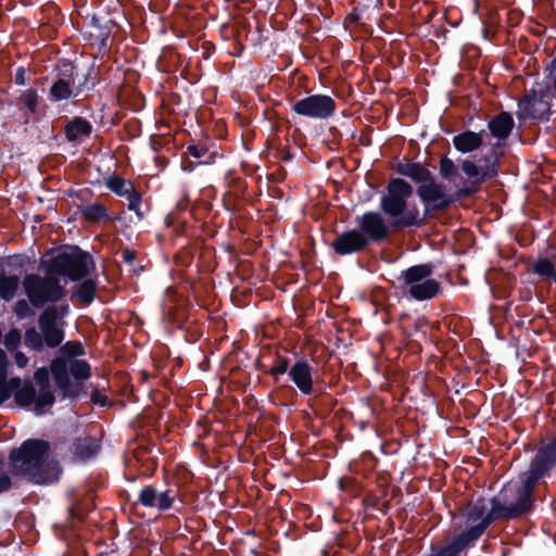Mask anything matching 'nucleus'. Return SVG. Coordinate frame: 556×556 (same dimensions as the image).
I'll list each match as a JSON object with an SVG mask.
<instances>
[{"label": "nucleus", "instance_id": "1", "mask_svg": "<svg viewBox=\"0 0 556 556\" xmlns=\"http://www.w3.org/2000/svg\"><path fill=\"white\" fill-rule=\"evenodd\" d=\"M392 170L407 177L413 185L401 177L389 179L380 197L379 207L384 214L396 217L393 226L397 228H420L438 212H444L460 199L476 194L470 186L456 188L446 192L444 184L421 163L404 159L392 165Z\"/></svg>", "mask_w": 556, "mask_h": 556}, {"label": "nucleus", "instance_id": "2", "mask_svg": "<svg viewBox=\"0 0 556 556\" xmlns=\"http://www.w3.org/2000/svg\"><path fill=\"white\" fill-rule=\"evenodd\" d=\"M523 475L525 479L520 483L504 484L498 494L490 500L491 509L482 525L477 528V532L486 530L497 520L518 519L533 510L534 489L542 477L531 463Z\"/></svg>", "mask_w": 556, "mask_h": 556}, {"label": "nucleus", "instance_id": "3", "mask_svg": "<svg viewBox=\"0 0 556 556\" xmlns=\"http://www.w3.org/2000/svg\"><path fill=\"white\" fill-rule=\"evenodd\" d=\"M50 450L51 445L46 440H25L9 454L13 475L34 484L56 482L62 470L56 460L50 459Z\"/></svg>", "mask_w": 556, "mask_h": 556}, {"label": "nucleus", "instance_id": "4", "mask_svg": "<svg viewBox=\"0 0 556 556\" xmlns=\"http://www.w3.org/2000/svg\"><path fill=\"white\" fill-rule=\"evenodd\" d=\"M94 268L91 254L78 245H61L48 250L39 260V269L49 274L80 281Z\"/></svg>", "mask_w": 556, "mask_h": 556}, {"label": "nucleus", "instance_id": "5", "mask_svg": "<svg viewBox=\"0 0 556 556\" xmlns=\"http://www.w3.org/2000/svg\"><path fill=\"white\" fill-rule=\"evenodd\" d=\"M84 345L76 340L67 341L60 345L59 354L50 363V370L56 388L62 392V399L75 401L87 394L85 386L80 382H72L68 376L67 363L70 359L83 356Z\"/></svg>", "mask_w": 556, "mask_h": 556}, {"label": "nucleus", "instance_id": "6", "mask_svg": "<svg viewBox=\"0 0 556 556\" xmlns=\"http://www.w3.org/2000/svg\"><path fill=\"white\" fill-rule=\"evenodd\" d=\"M433 265L430 263L413 265L401 271L397 280L402 292L422 302L437 298L441 293V283L431 278Z\"/></svg>", "mask_w": 556, "mask_h": 556}, {"label": "nucleus", "instance_id": "7", "mask_svg": "<svg viewBox=\"0 0 556 556\" xmlns=\"http://www.w3.org/2000/svg\"><path fill=\"white\" fill-rule=\"evenodd\" d=\"M39 274H27L23 279V287L29 303L36 308H42L47 304H54L66 296L65 286L56 274L42 271Z\"/></svg>", "mask_w": 556, "mask_h": 556}, {"label": "nucleus", "instance_id": "8", "mask_svg": "<svg viewBox=\"0 0 556 556\" xmlns=\"http://www.w3.org/2000/svg\"><path fill=\"white\" fill-rule=\"evenodd\" d=\"M395 219L396 217L384 214L381 210L380 212L367 211L363 215L356 216L355 222L358 226L356 229L364 235L368 245L386 241L390 237L391 231L413 229V227H394Z\"/></svg>", "mask_w": 556, "mask_h": 556}, {"label": "nucleus", "instance_id": "9", "mask_svg": "<svg viewBox=\"0 0 556 556\" xmlns=\"http://www.w3.org/2000/svg\"><path fill=\"white\" fill-rule=\"evenodd\" d=\"M289 379L299 389L300 393L308 396V400L314 402H333V399L326 392V387L318 380L313 378V367L305 359H299L291 365L288 371Z\"/></svg>", "mask_w": 556, "mask_h": 556}, {"label": "nucleus", "instance_id": "10", "mask_svg": "<svg viewBox=\"0 0 556 556\" xmlns=\"http://www.w3.org/2000/svg\"><path fill=\"white\" fill-rule=\"evenodd\" d=\"M55 71L58 73L49 88L48 100L51 103H61L80 96V87L74 86L77 73L76 65L66 59H62L58 62Z\"/></svg>", "mask_w": 556, "mask_h": 556}, {"label": "nucleus", "instance_id": "11", "mask_svg": "<svg viewBox=\"0 0 556 556\" xmlns=\"http://www.w3.org/2000/svg\"><path fill=\"white\" fill-rule=\"evenodd\" d=\"M516 115L519 121H548L551 115V93L547 89H531L518 101Z\"/></svg>", "mask_w": 556, "mask_h": 556}, {"label": "nucleus", "instance_id": "12", "mask_svg": "<svg viewBox=\"0 0 556 556\" xmlns=\"http://www.w3.org/2000/svg\"><path fill=\"white\" fill-rule=\"evenodd\" d=\"M485 511V498L482 496L478 497L476 502L468 507L466 513V523L470 525V528L460 532L448 543L455 544L457 542L460 545L458 548L459 555L469 548L485 532V530L479 532L476 531L488 517V513Z\"/></svg>", "mask_w": 556, "mask_h": 556}, {"label": "nucleus", "instance_id": "13", "mask_svg": "<svg viewBox=\"0 0 556 556\" xmlns=\"http://www.w3.org/2000/svg\"><path fill=\"white\" fill-rule=\"evenodd\" d=\"M337 109L336 101L327 94H312L307 96L292 105L294 113L301 116L327 119L331 117Z\"/></svg>", "mask_w": 556, "mask_h": 556}, {"label": "nucleus", "instance_id": "14", "mask_svg": "<svg viewBox=\"0 0 556 556\" xmlns=\"http://www.w3.org/2000/svg\"><path fill=\"white\" fill-rule=\"evenodd\" d=\"M116 23L112 18L99 17L96 14L86 16L81 34L100 53L109 50V39Z\"/></svg>", "mask_w": 556, "mask_h": 556}, {"label": "nucleus", "instance_id": "15", "mask_svg": "<svg viewBox=\"0 0 556 556\" xmlns=\"http://www.w3.org/2000/svg\"><path fill=\"white\" fill-rule=\"evenodd\" d=\"M176 498V491L166 489L159 491L154 485H144L138 494L137 504L146 508H156L159 511H167L173 507Z\"/></svg>", "mask_w": 556, "mask_h": 556}, {"label": "nucleus", "instance_id": "16", "mask_svg": "<svg viewBox=\"0 0 556 556\" xmlns=\"http://www.w3.org/2000/svg\"><path fill=\"white\" fill-rule=\"evenodd\" d=\"M54 309H43L38 317V326L42 334L45 346L55 349L61 345L64 340L65 332L63 329L64 323L61 325L55 321Z\"/></svg>", "mask_w": 556, "mask_h": 556}, {"label": "nucleus", "instance_id": "17", "mask_svg": "<svg viewBox=\"0 0 556 556\" xmlns=\"http://www.w3.org/2000/svg\"><path fill=\"white\" fill-rule=\"evenodd\" d=\"M369 245L362 232L356 228L346 230L337 236L331 243V249L340 256L357 254L367 250Z\"/></svg>", "mask_w": 556, "mask_h": 556}, {"label": "nucleus", "instance_id": "18", "mask_svg": "<svg viewBox=\"0 0 556 556\" xmlns=\"http://www.w3.org/2000/svg\"><path fill=\"white\" fill-rule=\"evenodd\" d=\"M515 121L509 112L502 111L488 122L490 135L496 139L495 148H505L506 140L513 132Z\"/></svg>", "mask_w": 556, "mask_h": 556}, {"label": "nucleus", "instance_id": "19", "mask_svg": "<svg viewBox=\"0 0 556 556\" xmlns=\"http://www.w3.org/2000/svg\"><path fill=\"white\" fill-rule=\"evenodd\" d=\"M263 358L266 361H258L256 369L264 375L271 376L275 382H278L279 377L288 372L291 367L290 359L280 354H268L264 355Z\"/></svg>", "mask_w": 556, "mask_h": 556}, {"label": "nucleus", "instance_id": "20", "mask_svg": "<svg viewBox=\"0 0 556 556\" xmlns=\"http://www.w3.org/2000/svg\"><path fill=\"white\" fill-rule=\"evenodd\" d=\"M92 130V124L83 116H74L63 126V132L68 142L89 138Z\"/></svg>", "mask_w": 556, "mask_h": 556}, {"label": "nucleus", "instance_id": "21", "mask_svg": "<svg viewBox=\"0 0 556 556\" xmlns=\"http://www.w3.org/2000/svg\"><path fill=\"white\" fill-rule=\"evenodd\" d=\"M186 153L194 159H198V164L200 165L213 164L217 157L223 156V154L219 153L216 144L206 140H200L197 143H190L187 147Z\"/></svg>", "mask_w": 556, "mask_h": 556}, {"label": "nucleus", "instance_id": "22", "mask_svg": "<svg viewBox=\"0 0 556 556\" xmlns=\"http://www.w3.org/2000/svg\"><path fill=\"white\" fill-rule=\"evenodd\" d=\"M485 130L472 131L465 130L455 135L452 139L454 148L460 153H471L478 150L484 140Z\"/></svg>", "mask_w": 556, "mask_h": 556}, {"label": "nucleus", "instance_id": "23", "mask_svg": "<svg viewBox=\"0 0 556 556\" xmlns=\"http://www.w3.org/2000/svg\"><path fill=\"white\" fill-rule=\"evenodd\" d=\"M503 148H495L492 143L490 149L479 159L483 175L489 179H493L498 175L501 159L504 155Z\"/></svg>", "mask_w": 556, "mask_h": 556}, {"label": "nucleus", "instance_id": "24", "mask_svg": "<svg viewBox=\"0 0 556 556\" xmlns=\"http://www.w3.org/2000/svg\"><path fill=\"white\" fill-rule=\"evenodd\" d=\"M15 100L18 110L23 111L24 116L27 117L26 122L28 121V115H36L38 113L40 97L36 88L20 90Z\"/></svg>", "mask_w": 556, "mask_h": 556}, {"label": "nucleus", "instance_id": "25", "mask_svg": "<svg viewBox=\"0 0 556 556\" xmlns=\"http://www.w3.org/2000/svg\"><path fill=\"white\" fill-rule=\"evenodd\" d=\"M74 454L81 460L90 459L100 451V444L92 437L75 438L72 444Z\"/></svg>", "mask_w": 556, "mask_h": 556}, {"label": "nucleus", "instance_id": "26", "mask_svg": "<svg viewBox=\"0 0 556 556\" xmlns=\"http://www.w3.org/2000/svg\"><path fill=\"white\" fill-rule=\"evenodd\" d=\"M21 285L20 275H9L5 268L0 273V299L4 302H11L17 294Z\"/></svg>", "mask_w": 556, "mask_h": 556}, {"label": "nucleus", "instance_id": "27", "mask_svg": "<svg viewBox=\"0 0 556 556\" xmlns=\"http://www.w3.org/2000/svg\"><path fill=\"white\" fill-rule=\"evenodd\" d=\"M460 168L463 173L470 179L469 181L464 180L463 186H470L476 189V193L479 187L488 181L489 179L483 175L481 166H478L473 161L464 160Z\"/></svg>", "mask_w": 556, "mask_h": 556}, {"label": "nucleus", "instance_id": "28", "mask_svg": "<svg viewBox=\"0 0 556 556\" xmlns=\"http://www.w3.org/2000/svg\"><path fill=\"white\" fill-rule=\"evenodd\" d=\"M75 288L74 295L85 306L90 305L97 294L98 282L96 279L84 278Z\"/></svg>", "mask_w": 556, "mask_h": 556}, {"label": "nucleus", "instance_id": "29", "mask_svg": "<svg viewBox=\"0 0 556 556\" xmlns=\"http://www.w3.org/2000/svg\"><path fill=\"white\" fill-rule=\"evenodd\" d=\"M14 400L21 407H27L35 403L36 389L29 380H26L21 387L13 389Z\"/></svg>", "mask_w": 556, "mask_h": 556}, {"label": "nucleus", "instance_id": "30", "mask_svg": "<svg viewBox=\"0 0 556 556\" xmlns=\"http://www.w3.org/2000/svg\"><path fill=\"white\" fill-rule=\"evenodd\" d=\"M68 375L71 374L75 379V382L87 380L91 376V366L85 359H70L67 363Z\"/></svg>", "mask_w": 556, "mask_h": 556}, {"label": "nucleus", "instance_id": "31", "mask_svg": "<svg viewBox=\"0 0 556 556\" xmlns=\"http://www.w3.org/2000/svg\"><path fill=\"white\" fill-rule=\"evenodd\" d=\"M80 214L89 223H99L109 217L108 208L99 202L81 207Z\"/></svg>", "mask_w": 556, "mask_h": 556}, {"label": "nucleus", "instance_id": "32", "mask_svg": "<svg viewBox=\"0 0 556 556\" xmlns=\"http://www.w3.org/2000/svg\"><path fill=\"white\" fill-rule=\"evenodd\" d=\"M532 273L553 281H556V268L554 263L547 257H539L532 264Z\"/></svg>", "mask_w": 556, "mask_h": 556}, {"label": "nucleus", "instance_id": "33", "mask_svg": "<svg viewBox=\"0 0 556 556\" xmlns=\"http://www.w3.org/2000/svg\"><path fill=\"white\" fill-rule=\"evenodd\" d=\"M132 184V181L126 180L117 174L110 175L104 179V186L118 197L126 194Z\"/></svg>", "mask_w": 556, "mask_h": 556}, {"label": "nucleus", "instance_id": "34", "mask_svg": "<svg viewBox=\"0 0 556 556\" xmlns=\"http://www.w3.org/2000/svg\"><path fill=\"white\" fill-rule=\"evenodd\" d=\"M24 344L34 351L41 352L45 348L41 331H37L35 327L25 330Z\"/></svg>", "mask_w": 556, "mask_h": 556}, {"label": "nucleus", "instance_id": "35", "mask_svg": "<svg viewBox=\"0 0 556 556\" xmlns=\"http://www.w3.org/2000/svg\"><path fill=\"white\" fill-rule=\"evenodd\" d=\"M439 174L444 180L452 181L458 177V167L453 160L443 156L440 159Z\"/></svg>", "mask_w": 556, "mask_h": 556}, {"label": "nucleus", "instance_id": "36", "mask_svg": "<svg viewBox=\"0 0 556 556\" xmlns=\"http://www.w3.org/2000/svg\"><path fill=\"white\" fill-rule=\"evenodd\" d=\"M123 197L128 200V210L135 212L140 220L143 219V213L140 211L142 195L139 191L135 189L134 184L130 188H128L127 193L124 194Z\"/></svg>", "mask_w": 556, "mask_h": 556}, {"label": "nucleus", "instance_id": "37", "mask_svg": "<svg viewBox=\"0 0 556 556\" xmlns=\"http://www.w3.org/2000/svg\"><path fill=\"white\" fill-rule=\"evenodd\" d=\"M17 387H21L20 377L0 379V406L11 397L13 389H16Z\"/></svg>", "mask_w": 556, "mask_h": 556}, {"label": "nucleus", "instance_id": "38", "mask_svg": "<svg viewBox=\"0 0 556 556\" xmlns=\"http://www.w3.org/2000/svg\"><path fill=\"white\" fill-rule=\"evenodd\" d=\"M55 402V396L51 388L40 390L39 394L36 393L35 407L37 412H40L45 407L52 406Z\"/></svg>", "mask_w": 556, "mask_h": 556}, {"label": "nucleus", "instance_id": "39", "mask_svg": "<svg viewBox=\"0 0 556 556\" xmlns=\"http://www.w3.org/2000/svg\"><path fill=\"white\" fill-rule=\"evenodd\" d=\"M459 544H446L441 547L431 545V553L428 556H459Z\"/></svg>", "mask_w": 556, "mask_h": 556}, {"label": "nucleus", "instance_id": "40", "mask_svg": "<svg viewBox=\"0 0 556 556\" xmlns=\"http://www.w3.org/2000/svg\"><path fill=\"white\" fill-rule=\"evenodd\" d=\"M50 372H51V370L45 366L35 370L34 380L39 386L40 390L51 388Z\"/></svg>", "mask_w": 556, "mask_h": 556}, {"label": "nucleus", "instance_id": "41", "mask_svg": "<svg viewBox=\"0 0 556 556\" xmlns=\"http://www.w3.org/2000/svg\"><path fill=\"white\" fill-rule=\"evenodd\" d=\"M21 332L13 328L4 337V345L9 351H14L21 344Z\"/></svg>", "mask_w": 556, "mask_h": 556}, {"label": "nucleus", "instance_id": "42", "mask_svg": "<svg viewBox=\"0 0 556 556\" xmlns=\"http://www.w3.org/2000/svg\"><path fill=\"white\" fill-rule=\"evenodd\" d=\"M93 72V66H90L88 72L84 75V80L77 85V87H80V93L84 89L93 90L99 83L97 77H92Z\"/></svg>", "mask_w": 556, "mask_h": 556}, {"label": "nucleus", "instance_id": "43", "mask_svg": "<svg viewBox=\"0 0 556 556\" xmlns=\"http://www.w3.org/2000/svg\"><path fill=\"white\" fill-rule=\"evenodd\" d=\"M30 80V75L24 66H18L15 71L13 81L17 86H26Z\"/></svg>", "mask_w": 556, "mask_h": 556}, {"label": "nucleus", "instance_id": "44", "mask_svg": "<svg viewBox=\"0 0 556 556\" xmlns=\"http://www.w3.org/2000/svg\"><path fill=\"white\" fill-rule=\"evenodd\" d=\"M14 312L20 318H25L33 314V311L26 300H18L15 303Z\"/></svg>", "mask_w": 556, "mask_h": 556}, {"label": "nucleus", "instance_id": "45", "mask_svg": "<svg viewBox=\"0 0 556 556\" xmlns=\"http://www.w3.org/2000/svg\"><path fill=\"white\" fill-rule=\"evenodd\" d=\"M90 401L94 404V405H99V406H102V407H105V406H109V400L106 397V395H104L100 389L98 387H96L93 389V391L91 392V395H90Z\"/></svg>", "mask_w": 556, "mask_h": 556}, {"label": "nucleus", "instance_id": "46", "mask_svg": "<svg viewBox=\"0 0 556 556\" xmlns=\"http://www.w3.org/2000/svg\"><path fill=\"white\" fill-rule=\"evenodd\" d=\"M9 359L7 353L0 349V379H8Z\"/></svg>", "mask_w": 556, "mask_h": 556}, {"label": "nucleus", "instance_id": "47", "mask_svg": "<svg viewBox=\"0 0 556 556\" xmlns=\"http://www.w3.org/2000/svg\"><path fill=\"white\" fill-rule=\"evenodd\" d=\"M12 485V478L5 472H0V494L10 491Z\"/></svg>", "mask_w": 556, "mask_h": 556}, {"label": "nucleus", "instance_id": "48", "mask_svg": "<svg viewBox=\"0 0 556 556\" xmlns=\"http://www.w3.org/2000/svg\"><path fill=\"white\" fill-rule=\"evenodd\" d=\"M46 309H54L55 312V321L59 320V318H63L70 313V306L68 304H62L60 306H48Z\"/></svg>", "mask_w": 556, "mask_h": 556}, {"label": "nucleus", "instance_id": "49", "mask_svg": "<svg viewBox=\"0 0 556 556\" xmlns=\"http://www.w3.org/2000/svg\"><path fill=\"white\" fill-rule=\"evenodd\" d=\"M277 157L282 162H291L294 155L289 148L280 146L277 148Z\"/></svg>", "mask_w": 556, "mask_h": 556}, {"label": "nucleus", "instance_id": "50", "mask_svg": "<svg viewBox=\"0 0 556 556\" xmlns=\"http://www.w3.org/2000/svg\"><path fill=\"white\" fill-rule=\"evenodd\" d=\"M122 260L124 263L134 266L136 262V252L128 248L122 250Z\"/></svg>", "mask_w": 556, "mask_h": 556}, {"label": "nucleus", "instance_id": "51", "mask_svg": "<svg viewBox=\"0 0 556 556\" xmlns=\"http://www.w3.org/2000/svg\"><path fill=\"white\" fill-rule=\"evenodd\" d=\"M14 359L18 368H24L28 364V357L21 351L15 353Z\"/></svg>", "mask_w": 556, "mask_h": 556}, {"label": "nucleus", "instance_id": "52", "mask_svg": "<svg viewBox=\"0 0 556 556\" xmlns=\"http://www.w3.org/2000/svg\"><path fill=\"white\" fill-rule=\"evenodd\" d=\"M68 515L73 519L83 520L85 518V514L78 509L77 506H71L68 508Z\"/></svg>", "mask_w": 556, "mask_h": 556}, {"label": "nucleus", "instance_id": "53", "mask_svg": "<svg viewBox=\"0 0 556 556\" xmlns=\"http://www.w3.org/2000/svg\"><path fill=\"white\" fill-rule=\"evenodd\" d=\"M139 447H140V448H141L146 454H149V453H151V452H152V447H153V445H152L151 443L147 442V443H144V444H143V443H140Z\"/></svg>", "mask_w": 556, "mask_h": 556}, {"label": "nucleus", "instance_id": "54", "mask_svg": "<svg viewBox=\"0 0 556 556\" xmlns=\"http://www.w3.org/2000/svg\"><path fill=\"white\" fill-rule=\"evenodd\" d=\"M194 168H195V164L192 163V162H189V163H186V164L182 165V169L185 172L191 173Z\"/></svg>", "mask_w": 556, "mask_h": 556}, {"label": "nucleus", "instance_id": "55", "mask_svg": "<svg viewBox=\"0 0 556 556\" xmlns=\"http://www.w3.org/2000/svg\"><path fill=\"white\" fill-rule=\"evenodd\" d=\"M155 161H156V162H160V163H162V164L167 163V159H166V157H164V156H157V157H155Z\"/></svg>", "mask_w": 556, "mask_h": 556}, {"label": "nucleus", "instance_id": "56", "mask_svg": "<svg viewBox=\"0 0 556 556\" xmlns=\"http://www.w3.org/2000/svg\"><path fill=\"white\" fill-rule=\"evenodd\" d=\"M155 469H156V462L153 460V470H155Z\"/></svg>", "mask_w": 556, "mask_h": 556}]
</instances>
